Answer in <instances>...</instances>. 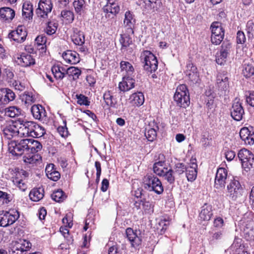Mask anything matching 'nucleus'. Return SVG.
Listing matches in <instances>:
<instances>
[{"label":"nucleus","mask_w":254,"mask_h":254,"mask_svg":"<svg viewBox=\"0 0 254 254\" xmlns=\"http://www.w3.org/2000/svg\"><path fill=\"white\" fill-rule=\"evenodd\" d=\"M144 188L149 191H154L157 194H161L164 190L160 180L153 174H147L143 179Z\"/></svg>","instance_id":"1"},{"label":"nucleus","mask_w":254,"mask_h":254,"mask_svg":"<svg viewBox=\"0 0 254 254\" xmlns=\"http://www.w3.org/2000/svg\"><path fill=\"white\" fill-rule=\"evenodd\" d=\"M174 99L179 107L186 108L189 106L190 96L186 85L181 84L177 87Z\"/></svg>","instance_id":"2"},{"label":"nucleus","mask_w":254,"mask_h":254,"mask_svg":"<svg viewBox=\"0 0 254 254\" xmlns=\"http://www.w3.org/2000/svg\"><path fill=\"white\" fill-rule=\"evenodd\" d=\"M144 64V69L150 72L155 71L158 68V61L156 57L150 51H144L140 56Z\"/></svg>","instance_id":"3"},{"label":"nucleus","mask_w":254,"mask_h":254,"mask_svg":"<svg viewBox=\"0 0 254 254\" xmlns=\"http://www.w3.org/2000/svg\"><path fill=\"white\" fill-rule=\"evenodd\" d=\"M27 138L20 140H11L8 143L9 152L14 156H21L27 150Z\"/></svg>","instance_id":"4"},{"label":"nucleus","mask_w":254,"mask_h":254,"mask_svg":"<svg viewBox=\"0 0 254 254\" xmlns=\"http://www.w3.org/2000/svg\"><path fill=\"white\" fill-rule=\"evenodd\" d=\"M227 196L233 200H236L242 195V188L240 182L232 177L227 186Z\"/></svg>","instance_id":"5"},{"label":"nucleus","mask_w":254,"mask_h":254,"mask_svg":"<svg viewBox=\"0 0 254 254\" xmlns=\"http://www.w3.org/2000/svg\"><path fill=\"white\" fill-rule=\"evenodd\" d=\"M19 217V212L15 209L3 211L0 213V226L5 227L13 224Z\"/></svg>","instance_id":"6"},{"label":"nucleus","mask_w":254,"mask_h":254,"mask_svg":"<svg viewBox=\"0 0 254 254\" xmlns=\"http://www.w3.org/2000/svg\"><path fill=\"white\" fill-rule=\"evenodd\" d=\"M232 177L228 176L227 171L225 168L218 169L215 179L214 187L217 189L224 188L226 184L230 181V179Z\"/></svg>","instance_id":"7"},{"label":"nucleus","mask_w":254,"mask_h":254,"mask_svg":"<svg viewBox=\"0 0 254 254\" xmlns=\"http://www.w3.org/2000/svg\"><path fill=\"white\" fill-rule=\"evenodd\" d=\"M232 47V44L229 41H224L223 42L220 52L217 53L216 58V62L218 64L222 65L226 62Z\"/></svg>","instance_id":"8"},{"label":"nucleus","mask_w":254,"mask_h":254,"mask_svg":"<svg viewBox=\"0 0 254 254\" xmlns=\"http://www.w3.org/2000/svg\"><path fill=\"white\" fill-rule=\"evenodd\" d=\"M52 8L51 0H40L38 3V7L36 9V14L39 17L46 18L48 14L51 12Z\"/></svg>","instance_id":"9"},{"label":"nucleus","mask_w":254,"mask_h":254,"mask_svg":"<svg viewBox=\"0 0 254 254\" xmlns=\"http://www.w3.org/2000/svg\"><path fill=\"white\" fill-rule=\"evenodd\" d=\"M139 4L144 12L151 13L161 7L162 2L161 0H142V1H140Z\"/></svg>","instance_id":"10"},{"label":"nucleus","mask_w":254,"mask_h":254,"mask_svg":"<svg viewBox=\"0 0 254 254\" xmlns=\"http://www.w3.org/2000/svg\"><path fill=\"white\" fill-rule=\"evenodd\" d=\"M30 243L25 240H20L19 242H13L11 244L9 254H23L29 250Z\"/></svg>","instance_id":"11"},{"label":"nucleus","mask_w":254,"mask_h":254,"mask_svg":"<svg viewBox=\"0 0 254 254\" xmlns=\"http://www.w3.org/2000/svg\"><path fill=\"white\" fill-rule=\"evenodd\" d=\"M27 36L25 27L23 25H19L16 30L12 31L8 34V38L17 43L23 42Z\"/></svg>","instance_id":"12"},{"label":"nucleus","mask_w":254,"mask_h":254,"mask_svg":"<svg viewBox=\"0 0 254 254\" xmlns=\"http://www.w3.org/2000/svg\"><path fill=\"white\" fill-rule=\"evenodd\" d=\"M244 114V110L242 103L236 99L233 103L231 110V117L236 121H240L242 119Z\"/></svg>","instance_id":"13"},{"label":"nucleus","mask_w":254,"mask_h":254,"mask_svg":"<svg viewBox=\"0 0 254 254\" xmlns=\"http://www.w3.org/2000/svg\"><path fill=\"white\" fill-rule=\"evenodd\" d=\"M27 177V173L24 170L16 173L15 176L13 178L12 182L13 184L17 187L22 191H25L27 189L26 184V178Z\"/></svg>","instance_id":"14"},{"label":"nucleus","mask_w":254,"mask_h":254,"mask_svg":"<svg viewBox=\"0 0 254 254\" xmlns=\"http://www.w3.org/2000/svg\"><path fill=\"white\" fill-rule=\"evenodd\" d=\"M136 21L134 15L130 11H127L125 14V18L124 19L123 26L126 29L127 31L129 34L133 35L134 34V28Z\"/></svg>","instance_id":"15"},{"label":"nucleus","mask_w":254,"mask_h":254,"mask_svg":"<svg viewBox=\"0 0 254 254\" xmlns=\"http://www.w3.org/2000/svg\"><path fill=\"white\" fill-rule=\"evenodd\" d=\"M0 130L3 132L4 137L9 140L19 135L18 128L13 124L1 126Z\"/></svg>","instance_id":"16"},{"label":"nucleus","mask_w":254,"mask_h":254,"mask_svg":"<svg viewBox=\"0 0 254 254\" xmlns=\"http://www.w3.org/2000/svg\"><path fill=\"white\" fill-rule=\"evenodd\" d=\"M33 122H24L20 123V126L18 128L19 136L21 137H32L33 131Z\"/></svg>","instance_id":"17"},{"label":"nucleus","mask_w":254,"mask_h":254,"mask_svg":"<svg viewBox=\"0 0 254 254\" xmlns=\"http://www.w3.org/2000/svg\"><path fill=\"white\" fill-rule=\"evenodd\" d=\"M197 168L196 159L194 158H191L190 160L189 166L186 169V177L189 181L192 182L196 178Z\"/></svg>","instance_id":"18"},{"label":"nucleus","mask_w":254,"mask_h":254,"mask_svg":"<svg viewBox=\"0 0 254 254\" xmlns=\"http://www.w3.org/2000/svg\"><path fill=\"white\" fill-rule=\"evenodd\" d=\"M18 64L23 67H28L35 64V60L33 57L27 53H22L17 56L15 59Z\"/></svg>","instance_id":"19"},{"label":"nucleus","mask_w":254,"mask_h":254,"mask_svg":"<svg viewBox=\"0 0 254 254\" xmlns=\"http://www.w3.org/2000/svg\"><path fill=\"white\" fill-rule=\"evenodd\" d=\"M126 235L132 247H136L141 244V239L137 235L136 231H134L131 228H128L126 229Z\"/></svg>","instance_id":"20"},{"label":"nucleus","mask_w":254,"mask_h":254,"mask_svg":"<svg viewBox=\"0 0 254 254\" xmlns=\"http://www.w3.org/2000/svg\"><path fill=\"white\" fill-rule=\"evenodd\" d=\"M228 75L223 72L217 75L216 83L220 90L226 91L229 88Z\"/></svg>","instance_id":"21"},{"label":"nucleus","mask_w":254,"mask_h":254,"mask_svg":"<svg viewBox=\"0 0 254 254\" xmlns=\"http://www.w3.org/2000/svg\"><path fill=\"white\" fill-rule=\"evenodd\" d=\"M135 80L129 76H126L119 84V89L123 92H126L132 89L134 87Z\"/></svg>","instance_id":"22"},{"label":"nucleus","mask_w":254,"mask_h":254,"mask_svg":"<svg viewBox=\"0 0 254 254\" xmlns=\"http://www.w3.org/2000/svg\"><path fill=\"white\" fill-rule=\"evenodd\" d=\"M63 58L68 64H75L80 62L79 54L75 51L68 50L63 54Z\"/></svg>","instance_id":"23"},{"label":"nucleus","mask_w":254,"mask_h":254,"mask_svg":"<svg viewBox=\"0 0 254 254\" xmlns=\"http://www.w3.org/2000/svg\"><path fill=\"white\" fill-rule=\"evenodd\" d=\"M31 112L33 117L36 120H42L46 116L45 108L41 105H34L31 107Z\"/></svg>","instance_id":"24"},{"label":"nucleus","mask_w":254,"mask_h":254,"mask_svg":"<svg viewBox=\"0 0 254 254\" xmlns=\"http://www.w3.org/2000/svg\"><path fill=\"white\" fill-rule=\"evenodd\" d=\"M104 12L116 15L120 11V6L116 0H108L103 8Z\"/></svg>","instance_id":"25"},{"label":"nucleus","mask_w":254,"mask_h":254,"mask_svg":"<svg viewBox=\"0 0 254 254\" xmlns=\"http://www.w3.org/2000/svg\"><path fill=\"white\" fill-rule=\"evenodd\" d=\"M187 68L189 71L187 73V76L191 84L197 83L199 80V76L197 71V68L191 64L187 65Z\"/></svg>","instance_id":"26"},{"label":"nucleus","mask_w":254,"mask_h":254,"mask_svg":"<svg viewBox=\"0 0 254 254\" xmlns=\"http://www.w3.org/2000/svg\"><path fill=\"white\" fill-rule=\"evenodd\" d=\"M15 96V93L11 89L7 88H0V97L4 99L7 104L14 100Z\"/></svg>","instance_id":"27"},{"label":"nucleus","mask_w":254,"mask_h":254,"mask_svg":"<svg viewBox=\"0 0 254 254\" xmlns=\"http://www.w3.org/2000/svg\"><path fill=\"white\" fill-rule=\"evenodd\" d=\"M15 11L12 9L8 7L0 8V17L4 21H11L14 17Z\"/></svg>","instance_id":"28"},{"label":"nucleus","mask_w":254,"mask_h":254,"mask_svg":"<svg viewBox=\"0 0 254 254\" xmlns=\"http://www.w3.org/2000/svg\"><path fill=\"white\" fill-rule=\"evenodd\" d=\"M71 38L73 43L76 45L81 46L85 42L83 33L79 31L77 29H74L73 33L71 35Z\"/></svg>","instance_id":"29"},{"label":"nucleus","mask_w":254,"mask_h":254,"mask_svg":"<svg viewBox=\"0 0 254 254\" xmlns=\"http://www.w3.org/2000/svg\"><path fill=\"white\" fill-rule=\"evenodd\" d=\"M27 151H30L32 154H34L41 150L42 146L40 142L33 139H27Z\"/></svg>","instance_id":"30"},{"label":"nucleus","mask_w":254,"mask_h":254,"mask_svg":"<svg viewBox=\"0 0 254 254\" xmlns=\"http://www.w3.org/2000/svg\"><path fill=\"white\" fill-rule=\"evenodd\" d=\"M149 128L145 132V135L146 138L149 141L154 140L157 136V131L159 130V127L156 123H153V126L151 127V125H149Z\"/></svg>","instance_id":"31"},{"label":"nucleus","mask_w":254,"mask_h":254,"mask_svg":"<svg viewBox=\"0 0 254 254\" xmlns=\"http://www.w3.org/2000/svg\"><path fill=\"white\" fill-rule=\"evenodd\" d=\"M168 169L165 161H159L155 162L153 165V172L157 175L161 176Z\"/></svg>","instance_id":"32"},{"label":"nucleus","mask_w":254,"mask_h":254,"mask_svg":"<svg viewBox=\"0 0 254 254\" xmlns=\"http://www.w3.org/2000/svg\"><path fill=\"white\" fill-rule=\"evenodd\" d=\"M129 100L132 104L137 106H140L142 105L144 102V95L143 93L140 92L134 93L130 96Z\"/></svg>","instance_id":"33"},{"label":"nucleus","mask_w":254,"mask_h":254,"mask_svg":"<svg viewBox=\"0 0 254 254\" xmlns=\"http://www.w3.org/2000/svg\"><path fill=\"white\" fill-rule=\"evenodd\" d=\"M212 215L211 206L205 204L201 208L199 213V218L203 221H208Z\"/></svg>","instance_id":"34"},{"label":"nucleus","mask_w":254,"mask_h":254,"mask_svg":"<svg viewBox=\"0 0 254 254\" xmlns=\"http://www.w3.org/2000/svg\"><path fill=\"white\" fill-rule=\"evenodd\" d=\"M44 190L43 188H34L29 193V197L33 201H38L44 197Z\"/></svg>","instance_id":"35"},{"label":"nucleus","mask_w":254,"mask_h":254,"mask_svg":"<svg viewBox=\"0 0 254 254\" xmlns=\"http://www.w3.org/2000/svg\"><path fill=\"white\" fill-rule=\"evenodd\" d=\"M238 157L241 161L242 164L248 157H249V163L250 162L253 164L254 162V155L247 149L243 148L241 149L238 153Z\"/></svg>","instance_id":"36"},{"label":"nucleus","mask_w":254,"mask_h":254,"mask_svg":"<svg viewBox=\"0 0 254 254\" xmlns=\"http://www.w3.org/2000/svg\"><path fill=\"white\" fill-rule=\"evenodd\" d=\"M33 5L31 3L25 2L22 7V16L24 19L30 20L33 15Z\"/></svg>","instance_id":"37"},{"label":"nucleus","mask_w":254,"mask_h":254,"mask_svg":"<svg viewBox=\"0 0 254 254\" xmlns=\"http://www.w3.org/2000/svg\"><path fill=\"white\" fill-rule=\"evenodd\" d=\"M21 110L16 106H10L6 108L4 113L5 116L10 118L18 117L21 114Z\"/></svg>","instance_id":"38"},{"label":"nucleus","mask_w":254,"mask_h":254,"mask_svg":"<svg viewBox=\"0 0 254 254\" xmlns=\"http://www.w3.org/2000/svg\"><path fill=\"white\" fill-rule=\"evenodd\" d=\"M33 131L32 137L38 138L42 137L45 133V130L43 127L33 122Z\"/></svg>","instance_id":"39"},{"label":"nucleus","mask_w":254,"mask_h":254,"mask_svg":"<svg viewBox=\"0 0 254 254\" xmlns=\"http://www.w3.org/2000/svg\"><path fill=\"white\" fill-rule=\"evenodd\" d=\"M47 42V38L45 35H41L37 36L35 39V44L37 45L39 50H41L42 52L46 50V43Z\"/></svg>","instance_id":"40"},{"label":"nucleus","mask_w":254,"mask_h":254,"mask_svg":"<svg viewBox=\"0 0 254 254\" xmlns=\"http://www.w3.org/2000/svg\"><path fill=\"white\" fill-rule=\"evenodd\" d=\"M103 99L107 106L112 107H115L116 102H114L113 94L111 91L108 90L104 93Z\"/></svg>","instance_id":"41"},{"label":"nucleus","mask_w":254,"mask_h":254,"mask_svg":"<svg viewBox=\"0 0 254 254\" xmlns=\"http://www.w3.org/2000/svg\"><path fill=\"white\" fill-rule=\"evenodd\" d=\"M210 29L211 34L224 35V30L221 24L218 22H213L211 25Z\"/></svg>","instance_id":"42"},{"label":"nucleus","mask_w":254,"mask_h":254,"mask_svg":"<svg viewBox=\"0 0 254 254\" xmlns=\"http://www.w3.org/2000/svg\"><path fill=\"white\" fill-rule=\"evenodd\" d=\"M127 33L121 35L120 42L122 46V48H127L132 44V40L130 37L131 34H129L127 31Z\"/></svg>","instance_id":"43"},{"label":"nucleus","mask_w":254,"mask_h":254,"mask_svg":"<svg viewBox=\"0 0 254 254\" xmlns=\"http://www.w3.org/2000/svg\"><path fill=\"white\" fill-rule=\"evenodd\" d=\"M67 75L72 77L73 80H76L79 78L81 74V70L76 67L71 66L67 68Z\"/></svg>","instance_id":"44"},{"label":"nucleus","mask_w":254,"mask_h":254,"mask_svg":"<svg viewBox=\"0 0 254 254\" xmlns=\"http://www.w3.org/2000/svg\"><path fill=\"white\" fill-rule=\"evenodd\" d=\"M242 73L247 78L251 77L254 74V67L252 64H245L243 66Z\"/></svg>","instance_id":"45"},{"label":"nucleus","mask_w":254,"mask_h":254,"mask_svg":"<svg viewBox=\"0 0 254 254\" xmlns=\"http://www.w3.org/2000/svg\"><path fill=\"white\" fill-rule=\"evenodd\" d=\"M58 26V23L56 20H52L48 22L45 31L46 33L49 35H51L57 31Z\"/></svg>","instance_id":"46"},{"label":"nucleus","mask_w":254,"mask_h":254,"mask_svg":"<svg viewBox=\"0 0 254 254\" xmlns=\"http://www.w3.org/2000/svg\"><path fill=\"white\" fill-rule=\"evenodd\" d=\"M7 83L9 84L10 86L14 87L15 90L20 91H23L25 88L24 84L22 83L21 82L17 80L16 79V77H14Z\"/></svg>","instance_id":"47"},{"label":"nucleus","mask_w":254,"mask_h":254,"mask_svg":"<svg viewBox=\"0 0 254 254\" xmlns=\"http://www.w3.org/2000/svg\"><path fill=\"white\" fill-rule=\"evenodd\" d=\"M161 177H163L170 184H173L175 180L174 171L171 168H168Z\"/></svg>","instance_id":"48"},{"label":"nucleus","mask_w":254,"mask_h":254,"mask_svg":"<svg viewBox=\"0 0 254 254\" xmlns=\"http://www.w3.org/2000/svg\"><path fill=\"white\" fill-rule=\"evenodd\" d=\"M122 70L126 71L128 75H131L134 71V68L130 63L128 62L122 61L120 64Z\"/></svg>","instance_id":"49"},{"label":"nucleus","mask_w":254,"mask_h":254,"mask_svg":"<svg viewBox=\"0 0 254 254\" xmlns=\"http://www.w3.org/2000/svg\"><path fill=\"white\" fill-rule=\"evenodd\" d=\"M85 2L84 0H74L73 5L76 13L81 14L85 7Z\"/></svg>","instance_id":"50"},{"label":"nucleus","mask_w":254,"mask_h":254,"mask_svg":"<svg viewBox=\"0 0 254 254\" xmlns=\"http://www.w3.org/2000/svg\"><path fill=\"white\" fill-rule=\"evenodd\" d=\"M22 101H24L25 104H30L35 101V97L32 93L28 92H25L21 96Z\"/></svg>","instance_id":"51"},{"label":"nucleus","mask_w":254,"mask_h":254,"mask_svg":"<svg viewBox=\"0 0 254 254\" xmlns=\"http://www.w3.org/2000/svg\"><path fill=\"white\" fill-rule=\"evenodd\" d=\"M51 197L55 201L60 202L64 199V195L62 190H58L51 194Z\"/></svg>","instance_id":"52"},{"label":"nucleus","mask_w":254,"mask_h":254,"mask_svg":"<svg viewBox=\"0 0 254 254\" xmlns=\"http://www.w3.org/2000/svg\"><path fill=\"white\" fill-rule=\"evenodd\" d=\"M61 15L66 20V22L71 23L74 20L73 13L70 10L62 11Z\"/></svg>","instance_id":"53"},{"label":"nucleus","mask_w":254,"mask_h":254,"mask_svg":"<svg viewBox=\"0 0 254 254\" xmlns=\"http://www.w3.org/2000/svg\"><path fill=\"white\" fill-rule=\"evenodd\" d=\"M154 205L149 201H143L142 209L145 214H151L154 211Z\"/></svg>","instance_id":"54"},{"label":"nucleus","mask_w":254,"mask_h":254,"mask_svg":"<svg viewBox=\"0 0 254 254\" xmlns=\"http://www.w3.org/2000/svg\"><path fill=\"white\" fill-rule=\"evenodd\" d=\"M52 71L56 78L58 79H62L63 78V74L61 73L60 70V65H54L52 67Z\"/></svg>","instance_id":"55"},{"label":"nucleus","mask_w":254,"mask_h":254,"mask_svg":"<svg viewBox=\"0 0 254 254\" xmlns=\"http://www.w3.org/2000/svg\"><path fill=\"white\" fill-rule=\"evenodd\" d=\"M246 31L248 36L249 38L254 36V23L252 21H249L247 22L246 26Z\"/></svg>","instance_id":"56"},{"label":"nucleus","mask_w":254,"mask_h":254,"mask_svg":"<svg viewBox=\"0 0 254 254\" xmlns=\"http://www.w3.org/2000/svg\"><path fill=\"white\" fill-rule=\"evenodd\" d=\"M3 74L7 82L15 77L12 68L9 67L4 68Z\"/></svg>","instance_id":"57"},{"label":"nucleus","mask_w":254,"mask_h":254,"mask_svg":"<svg viewBox=\"0 0 254 254\" xmlns=\"http://www.w3.org/2000/svg\"><path fill=\"white\" fill-rule=\"evenodd\" d=\"M39 156L36 154H32L28 156H25L23 157L24 161L29 164H34L38 160Z\"/></svg>","instance_id":"58"},{"label":"nucleus","mask_w":254,"mask_h":254,"mask_svg":"<svg viewBox=\"0 0 254 254\" xmlns=\"http://www.w3.org/2000/svg\"><path fill=\"white\" fill-rule=\"evenodd\" d=\"M77 102L80 105L88 106L90 102L88 100V98L85 96L80 94L76 95Z\"/></svg>","instance_id":"59"},{"label":"nucleus","mask_w":254,"mask_h":254,"mask_svg":"<svg viewBox=\"0 0 254 254\" xmlns=\"http://www.w3.org/2000/svg\"><path fill=\"white\" fill-rule=\"evenodd\" d=\"M11 200L10 195L7 192L0 190V203H8Z\"/></svg>","instance_id":"60"},{"label":"nucleus","mask_w":254,"mask_h":254,"mask_svg":"<svg viewBox=\"0 0 254 254\" xmlns=\"http://www.w3.org/2000/svg\"><path fill=\"white\" fill-rule=\"evenodd\" d=\"M224 35L211 34V41L213 44L219 45L224 39Z\"/></svg>","instance_id":"61"},{"label":"nucleus","mask_w":254,"mask_h":254,"mask_svg":"<svg viewBox=\"0 0 254 254\" xmlns=\"http://www.w3.org/2000/svg\"><path fill=\"white\" fill-rule=\"evenodd\" d=\"M63 124L64 126L59 127L57 130L62 137H65L68 136V132L66 127V121H64Z\"/></svg>","instance_id":"62"},{"label":"nucleus","mask_w":254,"mask_h":254,"mask_svg":"<svg viewBox=\"0 0 254 254\" xmlns=\"http://www.w3.org/2000/svg\"><path fill=\"white\" fill-rule=\"evenodd\" d=\"M187 169V168L182 163H178L175 165L174 173L175 174L180 175L183 174L185 171H186Z\"/></svg>","instance_id":"63"},{"label":"nucleus","mask_w":254,"mask_h":254,"mask_svg":"<svg viewBox=\"0 0 254 254\" xmlns=\"http://www.w3.org/2000/svg\"><path fill=\"white\" fill-rule=\"evenodd\" d=\"M251 131L249 130V129L247 127H243L242 128L240 131V136L241 138L244 140L247 138L249 134L251 133Z\"/></svg>","instance_id":"64"}]
</instances>
